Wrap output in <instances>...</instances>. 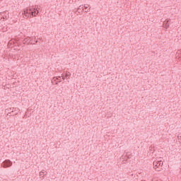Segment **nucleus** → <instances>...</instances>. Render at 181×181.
Wrapping results in <instances>:
<instances>
[{
  "label": "nucleus",
  "mask_w": 181,
  "mask_h": 181,
  "mask_svg": "<svg viewBox=\"0 0 181 181\" xmlns=\"http://www.w3.org/2000/svg\"><path fill=\"white\" fill-rule=\"evenodd\" d=\"M69 76H70V74L69 73H66L65 77H69Z\"/></svg>",
  "instance_id": "obj_7"
},
{
  "label": "nucleus",
  "mask_w": 181,
  "mask_h": 181,
  "mask_svg": "<svg viewBox=\"0 0 181 181\" xmlns=\"http://www.w3.org/2000/svg\"><path fill=\"white\" fill-rule=\"evenodd\" d=\"M60 79V78H57V80H59Z\"/></svg>",
  "instance_id": "obj_11"
},
{
  "label": "nucleus",
  "mask_w": 181,
  "mask_h": 181,
  "mask_svg": "<svg viewBox=\"0 0 181 181\" xmlns=\"http://www.w3.org/2000/svg\"><path fill=\"white\" fill-rule=\"evenodd\" d=\"M60 79V78H57V80H59Z\"/></svg>",
  "instance_id": "obj_12"
},
{
  "label": "nucleus",
  "mask_w": 181,
  "mask_h": 181,
  "mask_svg": "<svg viewBox=\"0 0 181 181\" xmlns=\"http://www.w3.org/2000/svg\"><path fill=\"white\" fill-rule=\"evenodd\" d=\"M55 84L57 86V84H59V83L57 82V83H55Z\"/></svg>",
  "instance_id": "obj_13"
},
{
  "label": "nucleus",
  "mask_w": 181,
  "mask_h": 181,
  "mask_svg": "<svg viewBox=\"0 0 181 181\" xmlns=\"http://www.w3.org/2000/svg\"><path fill=\"white\" fill-rule=\"evenodd\" d=\"M13 163L11 161V160H5L3 162V168H11L12 166Z\"/></svg>",
  "instance_id": "obj_3"
},
{
  "label": "nucleus",
  "mask_w": 181,
  "mask_h": 181,
  "mask_svg": "<svg viewBox=\"0 0 181 181\" xmlns=\"http://www.w3.org/2000/svg\"><path fill=\"white\" fill-rule=\"evenodd\" d=\"M153 166H154V169L157 172H160V170H162V166H163V162L162 160L154 161Z\"/></svg>",
  "instance_id": "obj_2"
},
{
  "label": "nucleus",
  "mask_w": 181,
  "mask_h": 181,
  "mask_svg": "<svg viewBox=\"0 0 181 181\" xmlns=\"http://www.w3.org/2000/svg\"><path fill=\"white\" fill-rule=\"evenodd\" d=\"M40 176H41L42 177V180H43L45 179V170L40 171L39 173Z\"/></svg>",
  "instance_id": "obj_5"
},
{
  "label": "nucleus",
  "mask_w": 181,
  "mask_h": 181,
  "mask_svg": "<svg viewBox=\"0 0 181 181\" xmlns=\"http://www.w3.org/2000/svg\"><path fill=\"white\" fill-rule=\"evenodd\" d=\"M60 79V78H57V80H59Z\"/></svg>",
  "instance_id": "obj_10"
},
{
  "label": "nucleus",
  "mask_w": 181,
  "mask_h": 181,
  "mask_svg": "<svg viewBox=\"0 0 181 181\" xmlns=\"http://www.w3.org/2000/svg\"><path fill=\"white\" fill-rule=\"evenodd\" d=\"M81 9H82L81 12H83V11H84V8L83 7Z\"/></svg>",
  "instance_id": "obj_9"
},
{
  "label": "nucleus",
  "mask_w": 181,
  "mask_h": 181,
  "mask_svg": "<svg viewBox=\"0 0 181 181\" xmlns=\"http://www.w3.org/2000/svg\"><path fill=\"white\" fill-rule=\"evenodd\" d=\"M84 8H85V9H88V7L85 5Z\"/></svg>",
  "instance_id": "obj_8"
},
{
  "label": "nucleus",
  "mask_w": 181,
  "mask_h": 181,
  "mask_svg": "<svg viewBox=\"0 0 181 181\" xmlns=\"http://www.w3.org/2000/svg\"><path fill=\"white\" fill-rule=\"evenodd\" d=\"M18 115V112H15L13 110H12L11 112L8 113V115Z\"/></svg>",
  "instance_id": "obj_6"
},
{
  "label": "nucleus",
  "mask_w": 181,
  "mask_h": 181,
  "mask_svg": "<svg viewBox=\"0 0 181 181\" xmlns=\"http://www.w3.org/2000/svg\"><path fill=\"white\" fill-rule=\"evenodd\" d=\"M63 80H64V77H62Z\"/></svg>",
  "instance_id": "obj_14"
},
{
  "label": "nucleus",
  "mask_w": 181,
  "mask_h": 181,
  "mask_svg": "<svg viewBox=\"0 0 181 181\" xmlns=\"http://www.w3.org/2000/svg\"><path fill=\"white\" fill-rule=\"evenodd\" d=\"M86 12H88V11H86Z\"/></svg>",
  "instance_id": "obj_15"
},
{
  "label": "nucleus",
  "mask_w": 181,
  "mask_h": 181,
  "mask_svg": "<svg viewBox=\"0 0 181 181\" xmlns=\"http://www.w3.org/2000/svg\"><path fill=\"white\" fill-rule=\"evenodd\" d=\"M169 20H167L166 21L163 22V28H165V29H168L169 28Z\"/></svg>",
  "instance_id": "obj_4"
},
{
  "label": "nucleus",
  "mask_w": 181,
  "mask_h": 181,
  "mask_svg": "<svg viewBox=\"0 0 181 181\" xmlns=\"http://www.w3.org/2000/svg\"><path fill=\"white\" fill-rule=\"evenodd\" d=\"M39 13V10L36 8H27L26 10L24 11V15L26 18H29L30 15L32 16H36V15H38Z\"/></svg>",
  "instance_id": "obj_1"
}]
</instances>
